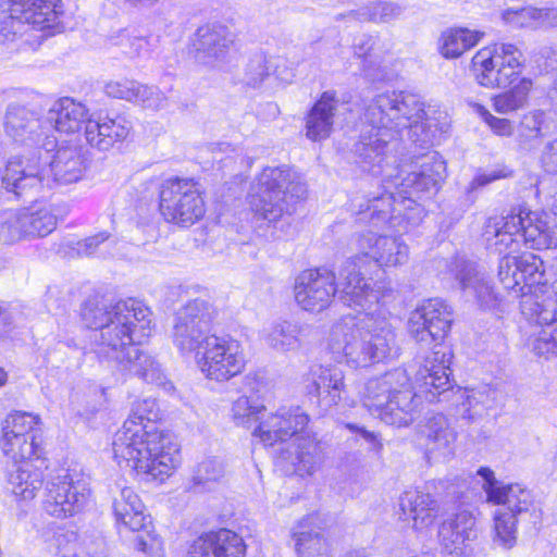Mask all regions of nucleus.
Returning <instances> with one entry per match:
<instances>
[{
	"label": "nucleus",
	"mask_w": 557,
	"mask_h": 557,
	"mask_svg": "<svg viewBox=\"0 0 557 557\" xmlns=\"http://www.w3.org/2000/svg\"><path fill=\"white\" fill-rule=\"evenodd\" d=\"M234 42V35L224 25L207 24L197 29L193 46L196 59L208 65L222 61Z\"/></svg>",
	"instance_id": "nucleus-25"
},
{
	"label": "nucleus",
	"mask_w": 557,
	"mask_h": 557,
	"mask_svg": "<svg viewBox=\"0 0 557 557\" xmlns=\"http://www.w3.org/2000/svg\"><path fill=\"white\" fill-rule=\"evenodd\" d=\"M246 545L235 532L221 529L198 537L189 547L187 557H245Z\"/></svg>",
	"instance_id": "nucleus-30"
},
{
	"label": "nucleus",
	"mask_w": 557,
	"mask_h": 557,
	"mask_svg": "<svg viewBox=\"0 0 557 557\" xmlns=\"http://www.w3.org/2000/svg\"><path fill=\"white\" fill-rule=\"evenodd\" d=\"M417 436L428 455L445 457L451 453L457 434L444 414L433 413L419 423Z\"/></svg>",
	"instance_id": "nucleus-26"
},
{
	"label": "nucleus",
	"mask_w": 557,
	"mask_h": 557,
	"mask_svg": "<svg viewBox=\"0 0 557 557\" xmlns=\"http://www.w3.org/2000/svg\"><path fill=\"white\" fill-rule=\"evenodd\" d=\"M214 309L207 299L196 298L189 300L176 310L171 338L173 345L183 355L196 352L200 355V349L206 345L208 326L213 318Z\"/></svg>",
	"instance_id": "nucleus-9"
},
{
	"label": "nucleus",
	"mask_w": 557,
	"mask_h": 557,
	"mask_svg": "<svg viewBox=\"0 0 557 557\" xmlns=\"http://www.w3.org/2000/svg\"><path fill=\"white\" fill-rule=\"evenodd\" d=\"M550 131L548 114L543 110H533L525 113L519 126L521 139H535L545 136Z\"/></svg>",
	"instance_id": "nucleus-52"
},
{
	"label": "nucleus",
	"mask_w": 557,
	"mask_h": 557,
	"mask_svg": "<svg viewBox=\"0 0 557 557\" xmlns=\"http://www.w3.org/2000/svg\"><path fill=\"white\" fill-rule=\"evenodd\" d=\"M231 412L236 425L249 429L264 414V406L243 395L233 401Z\"/></svg>",
	"instance_id": "nucleus-51"
},
{
	"label": "nucleus",
	"mask_w": 557,
	"mask_h": 557,
	"mask_svg": "<svg viewBox=\"0 0 557 557\" xmlns=\"http://www.w3.org/2000/svg\"><path fill=\"white\" fill-rule=\"evenodd\" d=\"M484 483L482 485L487 502L495 505H505L503 512L513 513L516 518L536 523L539 511L534 505L531 492L519 484H503L495 479L494 472L486 467L478 470Z\"/></svg>",
	"instance_id": "nucleus-15"
},
{
	"label": "nucleus",
	"mask_w": 557,
	"mask_h": 557,
	"mask_svg": "<svg viewBox=\"0 0 557 557\" xmlns=\"http://www.w3.org/2000/svg\"><path fill=\"white\" fill-rule=\"evenodd\" d=\"M225 475V465L216 457H208L199 462L193 474L195 491L210 490L211 484L219 482Z\"/></svg>",
	"instance_id": "nucleus-49"
},
{
	"label": "nucleus",
	"mask_w": 557,
	"mask_h": 557,
	"mask_svg": "<svg viewBox=\"0 0 557 557\" xmlns=\"http://www.w3.org/2000/svg\"><path fill=\"white\" fill-rule=\"evenodd\" d=\"M411 170L399 183L400 193L408 198L423 193L437 191L440 184L445 178L446 165L443 158L436 151H430L420 157L410 165ZM398 186V183H396Z\"/></svg>",
	"instance_id": "nucleus-19"
},
{
	"label": "nucleus",
	"mask_w": 557,
	"mask_h": 557,
	"mask_svg": "<svg viewBox=\"0 0 557 557\" xmlns=\"http://www.w3.org/2000/svg\"><path fill=\"white\" fill-rule=\"evenodd\" d=\"M40 418L30 412L15 411L10 413L2 428V436H40Z\"/></svg>",
	"instance_id": "nucleus-48"
},
{
	"label": "nucleus",
	"mask_w": 557,
	"mask_h": 557,
	"mask_svg": "<svg viewBox=\"0 0 557 557\" xmlns=\"http://www.w3.org/2000/svg\"><path fill=\"white\" fill-rule=\"evenodd\" d=\"M479 40L478 32L468 28L449 29L441 37L440 51L444 58L455 59L474 47Z\"/></svg>",
	"instance_id": "nucleus-43"
},
{
	"label": "nucleus",
	"mask_w": 557,
	"mask_h": 557,
	"mask_svg": "<svg viewBox=\"0 0 557 557\" xmlns=\"http://www.w3.org/2000/svg\"><path fill=\"white\" fill-rule=\"evenodd\" d=\"M311 384L308 393L318 397L325 409L337 406L346 396L345 375L335 366H315L310 371Z\"/></svg>",
	"instance_id": "nucleus-27"
},
{
	"label": "nucleus",
	"mask_w": 557,
	"mask_h": 557,
	"mask_svg": "<svg viewBox=\"0 0 557 557\" xmlns=\"http://www.w3.org/2000/svg\"><path fill=\"white\" fill-rule=\"evenodd\" d=\"M86 169V159L78 145L60 146L50 162L53 181L61 185L78 182Z\"/></svg>",
	"instance_id": "nucleus-36"
},
{
	"label": "nucleus",
	"mask_w": 557,
	"mask_h": 557,
	"mask_svg": "<svg viewBox=\"0 0 557 557\" xmlns=\"http://www.w3.org/2000/svg\"><path fill=\"white\" fill-rule=\"evenodd\" d=\"M109 239V234L106 232L90 236L83 242L78 243V253L84 256H90L96 252L97 247Z\"/></svg>",
	"instance_id": "nucleus-64"
},
{
	"label": "nucleus",
	"mask_w": 557,
	"mask_h": 557,
	"mask_svg": "<svg viewBox=\"0 0 557 557\" xmlns=\"http://www.w3.org/2000/svg\"><path fill=\"white\" fill-rule=\"evenodd\" d=\"M522 66L493 67V60L487 51H478L470 65L476 83L485 88H506L519 82Z\"/></svg>",
	"instance_id": "nucleus-33"
},
{
	"label": "nucleus",
	"mask_w": 557,
	"mask_h": 557,
	"mask_svg": "<svg viewBox=\"0 0 557 557\" xmlns=\"http://www.w3.org/2000/svg\"><path fill=\"white\" fill-rule=\"evenodd\" d=\"M504 23L512 28L541 27V11L533 7L509 8L502 13Z\"/></svg>",
	"instance_id": "nucleus-53"
},
{
	"label": "nucleus",
	"mask_w": 557,
	"mask_h": 557,
	"mask_svg": "<svg viewBox=\"0 0 557 557\" xmlns=\"http://www.w3.org/2000/svg\"><path fill=\"white\" fill-rule=\"evenodd\" d=\"M363 120L369 129L362 131L354 151L363 171L373 175L385 174L396 162L389 154L400 131L409 128L417 136L414 141L431 145L437 131H446V123L438 127L437 119L424 109L420 98L406 91H385L373 97L367 104Z\"/></svg>",
	"instance_id": "nucleus-2"
},
{
	"label": "nucleus",
	"mask_w": 557,
	"mask_h": 557,
	"mask_svg": "<svg viewBox=\"0 0 557 557\" xmlns=\"http://www.w3.org/2000/svg\"><path fill=\"white\" fill-rule=\"evenodd\" d=\"M198 364L207 377L220 382L227 381L242 373L245 368L243 346L230 336L210 335Z\"/></svg>",
	"instance_id": "nucleus-13"
},
{
	"label": "nucleus",
	"mask_w": 557,
	"mask_h": 557,
	"mask_svg": "<svg viewBox=\"0 0 557 557\" xmlns=\"http://www.w3.org/2000/svg\"><path fill=\"white\" fill-rule=\"evenodd\" d=\"M5 136L22 146L41 145L47 151L55 147L57 139L47 135L45 121L33 108L17 102L9 103L2 119Z\"/></svg>",
	"instance_id": "nucleus-14"
},
{
	"label": "nucleus",
	"mask_w": 557,
	"mask_h": 557,
	"mask_svg": "<svg viewBox=\"0 0 557 557\" xmlns=\"http://www.w3.org/2000/svg\"><path fill=\"white\" fill-rule=\"evenodd\" d=\"M532 350L536 355L546 358L557 355V325L555 327L543 329L534 338Z\"/></svg>",
	"instance_id": "nucleus-59"
},
{
	"label": "nucleus",
	"mask_w": 557,
	"mask_h": 557,
	"mask_svg": "<svg viewBox=\"0 0 557 557\" xmlns=\"http://www.w3.org/2000/svg\"><path fill=\"white\" fill-rule=\"evenodd\" d=\"M312 517L299 524L298 531L294 532L295 546L299 557H326L329 544L317 531L305 530L311 523Z\"/></svg>",
	"instance_id": "nucleus-44"
},
{
	"label": "nucleus",
	"mask_w": 557,
	"mask_h": 557,
	"mask_svg": "<svg viewBox=\"0 0 557 557\" xmlns=\"http://www.w3.org/2000/svg\"><path fill=\"white\" fill-rule=\"evenodd\" d=\"M519 233L521 242L530 244L531 248L543 249L557 246V236L554 237L546 223L531 211L522 210V225L519 226Z\"/></svg>",
	"instance_id": "nucleus-40"
},
{
	"label": "nucleus",
	"mask_w": 557,
	"mask_h": 557,
	"mask_svg": "<svg viewBox=\"0 0 557 557\" xmlns=\"http://www.w3.org/2000/svg\"><path fill=\"white\" fill-rule=\"evenodd\" d=\"M22 210H7L0 214V240L11 244L25 238Z\"/></svg>",
	"instance_id": "nucleus-54"
},
{
	"label": "nucleus",
	"mask_w": 557,
	"mask_h": 557,
	"mask_svg": "<svg viewBox=\"0 0 557 557\" xmlns=\"http://www.w3.org/2000/svg\"><path fill=\"white\" fill-rule=\"evenodd\" d=\"M533 88V81L521 77L517 84L492 98L493 109L499 114H509L523 109L529 103V95Z\"/></svg>",
	"instance_id": "nucleus-39"
},
{
	"label": "nucleus",
	"mask_w": 557,
	"mask_h": 557,
	"mask_svg": "<svg viewBox=\"0 0 557 557\" xmlns=\"http://www.w3.org/2000/svg\"><path fill=\"white\" fill-rule=\"evenodd\" d=\"M45 183L38 161H30L22 157L11 158L2 175V186L17 197H34L39 194Z\"/></svg>",
	"instance_id": "nucleus-22"
},
{
	"label": "nucleus",
	"mask_w": 557,
	"mask_h": 557,
	"mask_svg": "<svg viewBox=\"0 0 557 557\" xmlns=\"http://www.w3.org/2000/svg\"><path fill=\"white\" fill-rule=\"evenodd\" d=\"M301 327L297 323L282 321L272 325L265 341L276 350L288 351L299 347Z\"/></svg>",
	"instance_id": "nucleus-46"
},
{
	"label": "nucleus",
	"mask_w": 557,
	"mask_h": 557,
	"mask_svg": "<svg viewBox=\"0 0 557 557\" xmlns=\"http://www.w3.org/2000/svg\"><path fill=\"white\" fill-rule=\"evenodd\" d=\"M511 175V171L506 166L496 168L487 172L476 174L468 186V193H472L478 188L484 187L490 183L505 178Z\"/></svg>",
	"instance_id": "nucleus-62"
},
{
	"label": "nucleus",
	"mask_w": 557,
	"mask_h": 557,
	"mask_svg": "<svg viewBox=\"0 0 557 557\" xmlns=\"http://www.w3.org/2000/svg\"><path fill=\"white\" fill-rule=\"evenodd\" d=\"M478 536L475 518L469 510H460L445 520L438 530L442 549L449 555L465 554L468 543Z\"/></svg>",
	"instance_id": "nucleus-29"
},
{
	"label": "nucleus",
	"mask_w": 557,
	"mask_h": 557,
	"mask_svg": "<svg viewBox=\"0 0 557 557\" xmlns=\"http://www.w3.org/2000/svg\"><path fill=\"white\" fill-rule=\"evenodd\" d=\"M61 0H2L0 47L24 32L26 24L50 27L58 16Z\"/></svg>",
	"instance_id": "nucleus-10"
},
{
	"label": "nucleus",
	"mask_w": 557,
	"mask_h": 557,
	"mask_svg": "<svg viewBox=\"0 0 557 557\" xmlns=\"http://www.w3.org/2000/svg\"><path fill=\"white\" fill-rule=\"evenodd\" d=\"M268 59L262 53L252 55L245 67L244 82L245 84L257 87L269 75Z\"/></svg>",
	"instance_id": "nucleus-58"
},
{
	"label": "nucleus",
	"mask_w": 557,
	"mask_h": 557,
	"mask_svg": "<svg viewBox=\"0 0 557 557\" xmlns=\"http://www.w3.org/2000/svg\"><path fill=\"white\" fill-rule=\"evenodd\" d=\"M260 417L252 435L268 446L296 436L309 422L308 416L299 408L280 409L273 413L268 412L264 407V414H260Z\"/></svg>",
	"instance_id": "nucleus-20"
},
{
	"label": "nucleus",
	"mask_w": 557,
	"mask_h": 557,
	"mask_svg": "<svg viewBox=\"0 0 557 557\" xmlns=\"http://www.w3.org/2000/svg\"><path fill=\"white\" fill-rule=\"evenodd\" d=\"M135 87L136 81L134 79L123 78L119 81H110L104 85V92L111 98L133 101Z\"/></svg>",
	"instance_id": "nucleus-61"
},
{
	"label": "nucleus",
	"mask_w": 557,
	"mask_h": 557,
	"mask_svg": "<svg viewBox=\"0 0 557 557\" xmlns=\"http://www.w3.org/2000/svg\"><path fill=\"white\" fill-rule=\"evenodd\" d=\"M522 225V210L519 209L518 213L511 212L500 220L490 219L484 236L487 243V248L493 252L502 256L498 263V274L500 273L502 262L507 258L520 259L523 253L516 256L519 250L521 236L519 226ZM527 252H524L525 255Z\"/></svg>",
	"instance_id": "nucleus-21"
},
{
	"label": "nucleus",
	"mask_w": 557,
	"mask_h": 557,
	"mask_svg": "<svg viewBox=\"0 0 557 557\" xmlns=\"http://www.w3.org/2000/svg\"><path fill=\"white\" fill-rule=\"evenodd\" d=\"M399 507L405 519H411L412 527L419 531L432 525L438 512L436 499L418 488L405 491L399 497Z\"/></svg>",
	"instance_id": "nucleus-35"
},
{
	"label": "nucleus",
	"mask_w": 557,
	"mask_h": 557,
	"mask_svg": "<svg viewBox=\"0 0 557 557\" xmlns=\"http://www.w3.org/2000/svg\"><path fill=\"white\" fill-rule=\"evenodd\" d=\"M157 404L147 398L133 404L128 418L115 433L113 453L138 473L163 480L180 463L178 447L170 434L158 430Z\"/></svg>",
	"instance_id": "nucleus-4"
},
{
	"label": "nucleus",
	"mask_w": 557,
	"mask_h": 557,
	"mask_svg": "<svg viewBox=\"0 0 557 557\" xmlns=\"http://www.w3.org/2000/svg\"><path fill=\"white\" fill-rule=\"evenodd\" d=\"M159 210L168 222L183 227L194 225L206 213L199 184L190 178L165 180L159 189Z\"/></svg>",
	"instance_id": "nucleus-8"
},
{
	"label": "nucleus",
	"mask_w": 557,
	"mask_h": 557,
	"mask_svg": "<svg viewBox=\"0 0 557 557\" xmlns=\"http://www.w3.org/2000/svg\"><path fill=\"white\" fill-rule=\"evenodd\" d=\"M479 51H487L493 60V67L523 66L522 52L511 44H496L492 47H485Z\"/></svg>",
	"instance_id": "nucleus-55"
},
{
	"label": "nucleus",
	"mask_w": 557,
	"mask_h": 557,
	"mask_svg": "<svg viewBox=\"0 0 557 557\" xmlns=\"http://www.w3.org/2000/svg\"><path fill=\"white\" fill-rule=\"evenodd\" d=\"M116 45L129 58L145 57L149 52V42L146 37L135 35L134 32L123 30L117 36Z\"/></svg>",
	"instance_id": "nucleus-57"
},
{
	"label": "nucleus",
	"mask_w": 557,
	"mask_h": 557,
	"mask_svg": "<svg viewBox=\"0 0 557 557\" xmlns=\"http://www.w3.org/2000/svg\"><path fill=\"white\" fill-rule=\"evenodd\" d=\"M90 497L88 483L65 471L47 482L42 507L49 516L64 519L82 512L89 504Z\"/></svg>",
	"instance_id": "nucleus-12"
},
{
	"label": "nucleus",
	"mask_w": 557,
	"mask_h": 557,
	"mask_svg": "<svg viewBox=\"0 0 557 557\" xmlns=\"http://www.w3.org/2000/svg\"><path fill=\"white\" fill-rule=\"evenodd\" d=\"M329 348L349 367L367 368L399 355L396 334L385 313L345 315L331 329Z\"/></svg>",
	"instance_id": "nucleus-5"
},
{
	"label": "nucleus",
	"mask_w": 557,
	"mask_h": 557,
	"mask_svg": "<svg viewBox=\"0 0 557 557\" xmlns=\"http://www.w3.org/2000/svg\"><path fill=\"white\" fill-rule=\"evenodd\" d=\"M294 294L302 310L319 313L337 294L335 273L325 268L305 270L295 280Z\"/></svg>",
	"instance_id": "nucleus-16"
},
{
	"label": "nucleus",
	"mask_w": 557,
	"mask_h": 557,
	"mask_svg": "<svg viewBox=\"0 0 557 557\" xmlns=\"http://www.w3.org/2000/svg\"><path fill=\"white\" fill-rule=\"evenodd\" d=\"M91 119L83 103L69 97L61 98L48 111L45 121L47 135H50L52 129L58 133L74 134Z\"/></svg>",
	"instance_id": "nucleus-31"
},
{
	"label": "nucleus",
	"mask_w": 557,
	"mask_h": 557,
	"mask_svg": "<svg viewBox=\"0 0 557 557\" xmlns=\"http://www.w3.org/2000/svg\"><path fill=\"white\" fill-rule=\"evenodd\" d=\"M451 324V311L444 300L433 298L424 301L409 322V333L419 343L431 345L447 335Z\"/></svg>",
	"instance_id": "nucleus-17"
},
{
	"label": "nucleus",
	"mask_w": 557,
	"mask_h": 557,
	"mask_svg": "<svg viewBox=\"0 0 557 557\" xmlns=\"http://www.w3.org/2000/svg\"><path fill=\"white\" fill-rule=\"evenodd\" d=\"M110 495L113 513L117 522L132 531H140L150 523L141 499L132 487L122 482H116L110 486Z\"/></svg>",
	"instance_id": "nucleus-28"
},
{
	"label": "nucleus",
	"mask_w": 557,
	"mask_h": 557,
	"mask_svg": "<svg viewBox=\"0 0 557 557\" xmlns=\"http://www.w3.org/2000/svg\"><path fill=\"white\" fill-rule=\"evenodd\" d=\"M81 314L86 326L95 330L94 352L99 360L114 362L147 383L162 386L168 393L174 391L161 364L137 347L150 336L152 329V313L145 304L134 298L114 305L88 300Z\"/></svg>",
	"instance_id": "nucleus-1"
},
{
	"label": "nucleus",
	"mask_w": 557,
	"mask_h": 557,
	"mask_svg": "<svg viewBox=\"0 0 557 557\" xmlns=\"http://www.w3.org/2000/svg\"><path fill=\"white\" fill-rule=\"evenodd\" d=\"M307 196V187L299 175L287 166H268L251 186L248 201L260 219L275 222L290 214Z\"/></svg>",
	"instance_id": "nucleus-7"
},
{
	"label": "nucleus",
	"mask_w": 557,
	"mask_h": 557,
	"mask_svg": "<svg viewBox=\"0 0 557 557\" xmlns=\"http://www.w3.org/2000/svg\"><path fill=\"white\" fill-rule=\"evenodd\" d=\"M476 113L497 136L508 137L513 134V124L510 120L494 116L485 107L478 104Z\"/></svg>",
	"instance_id": "nucleus-60"
},
{
	"label": "nucleus",
	"mask_w": 557,
	"mask_h": 557,
	"mask_svg": "<svg viewBox=\"0 0 557 557\" xmlns=\"http://www.w3.org/2000/svg\"><path fill=\"white\" fill-rule=\"evenodd\" d=\"M458 267L457 280L461 288L473 295L478 305L484 310H491L499 304V296L491 285L486 274L472 262H461Z\"/></svg>",
	"instance_id": "nucleus-34"
},
{
	"label": "nucleus",
	"mask_w": 557,
	"mask_h": 557,
	"mask_svg": "<svg viewBox=\"0 0 557 557\" xmlns=\"http://www.w3.org/2000/svg\"><path fill=\"white\" fill-rule=\"evenodd\" d=\"M26 237H45L57 227V216L50 208L22 210Z\"/></svg>",
	"instance_id": "nucleus-45"
},
{
	"label": "nucleus",
	"mask_w": 557,
	"mask_h": 557,
	"mask_svg": "<svg viewBox=\"0 0 557 557\" xmlns=\"http://www.w3.org/2000/svg\"><path fill=\"white\" fill-rule=\"evenodd\" d=\"M363 257H351L345 261L339 271L337 294L339 300L347 307L359 310V314L374 312L385 313L377 307L380 290L375 288L372 278H367V265Z\"/></svg>",
	"instance_id": "nucleus-11"
},
{
	"label": "nucleus",
	"mask_w": 557,
	"mask_h": 557,
	"mask_svg": "<svg viewBox=\"0 0 557 557\" xmlns=\"http://www.w3.org/2000/svg\"><path fill=\"white\" fill-rule=\"evenodd\" d=\"M324 459L322 444L312 436H297L287 448L281 450L278 463L287 462L300 476L312 475Z\"/></svg>",
	"instance_id": "nucleus-23"
},
{
	"label": "nucleus",
	"mask_w": 557,
	"mask_h": 557,
	"mask_svg": "<svg viewBox=\"0 0 557 557\" xmlns=\"http://www.w3.org/2000/svg\"><path fill=\"white\" fill-rule=\"evenodd\" d=\"M404 9L394 2H375L350 11L349 16L360 22L388 23L398 18Z\"/></svg>",
	"instance_id": "nucleus-47"
},
{
	"label": "nucleus",
	"mask_w": 557,
	"mask_h": 557,
	"mask_svg": "<svg viewBox=\"0 0 557 557\" xmlns=\"http://www.w3.org/2000/svg\"><path fill=\"white\" fill-rule=\"evenodd\" d=\"M355 245L360 251L356 257H363L366 265L395 268L405 264L409 258L408 246L397 236H376L367 232L356 238Z\"/></svg>",
	"instance_id": "nucleus-18"
},
{
	"label": "nucleus",
	"mask_w": 557,
	"mask_h": 557,
	"mask_svg": "<svg viewBox=\"0 0 557 557\" xmlns=\"http://www.w3.org/2000/svg\"><path fill=\"white\" fill-rule=\"evenodd\" d=\"M133 124L122 114L104 116L87 121L85 127L86 141L100 151H108L116 144L123 143L131 134Z\"/></svg>",
	"instance_id": "nucleus-24"
},
{
	"label": "nucleus",
	"mask_w": 557,
	"mask_h": 557,
	"mask_svg": "<svg viewBox=\"0 0 557 557\" xmlns=\"http://www.w3.org/2000/svg\"><path fill=\"white\" fill-rule=\"evenodd\" d=\"M132 102L140 104L146 109L158 111L164 107L166 97L158 87L144 85L136 81L134 100Z\"/></svg>",
	"instance_id": "nucleus-56"
},
{
	"label": "nucleus",
	"mask_w": 557,
	"mask_h": 557,
	"mask_svg": "<svg viewBox=\"0 0 557 557\" xmlns=\"http://www.w3.org/2000/svg\"><path fill=\"white\" fill-rule=\"evenodd\" d=\"M541 161L545 172L557 174V139L545 146Z\"/></svg>",
	"instance_id": "nucleus-63"
},
{
	"label": "nucleus",
	"mask_w": 557,
	"mask_h": 557,
	"mask_svg": "<svg viewBox=\"0 0 557 557\" xmlns=\"http://www.w3.org/2000/svg\"><path fill=\"white\" fill-rule=\"evenodd\" d=\"M426 359L416 374L413 392L407 371L396 368L379 377L370 379L362 393L363 406L369 412L388 425H409L417 417L420 394L434 401L451 388L448 368L438 361L440 351Z\"/></svg>",
	"instance_id": "nucleus-3"
},
{
	"label": "nucleus",
	"mask_w": 557,
	"mask_h": 557,
	"mask_svg": "<svg viewBox=\"0 0 557 557\" xmlns=\"http://www.w3.org/2000/svg\"><path fill=\"white\" fill-rule=\"evenodd\" d=\"M60 557H106V542L101 537H79L70 531L55 539Z\"/></svg>",
	"instance_id": "nucleus-38"
},
{
	"label": "nucleus",
	"mask_w": 557,
	"mask_h": 557,
	"mask_svg": "<svg viewBox=\"0 0 557 557\" xmlns=\"http://www.w3.org/2000/svg\"><path fill=\"white\" fill-rule=\"evenodd\" d=\"M341 106L335 91H324L306 116L307 138L319 141L330 137Z\"/></svg>",
	"instance_id": "nucleus-32"
},
{
	"label": "nucleus",
	"mask_w": 557,
	"mask_h": 557,
	"mask_svg": "<svg viewBox=\"0 0 557 557\" xmlns=\"http://www.w3.org/2000/svg\"><path fill=\"white\" fill-rule=\"evenodd\" d=\"M499 281L508 295L519 299L529 320L550 325L557 321V281L547 285L543 260L534 253L502 262Z\"/></svg>",
	"instance_id": "nucleus-6"
},
{
	"label": "nucleus",
	"mask_w": 557,
	"mask_h": 557,
	"mask_svg": "<svg viewBox=\"0 0 557 557\" xmlns=\"http://www.w3.org/2000/svg\"><path fill=\"white\" fill-rule=\"evenodd\" d=\"M521 521L513 513L497 510L494 515L493 542L505 549L512 548L517 543V524Z\"/></svg>",
	"instance_id": "nucleus-50"
},
{
	"label": "nucleus",
	"mask_w": 557,
	"mask_h": 557,
	"mask_svg": "<svg viewBox=\"0 0 557 557\" xmlns=\"http://www.w3.org/2000/svg\"><path fill=\"white\" fill-rule=\"evenodd\" d=\"M42 471L32 461L13 465L8 469V483L12 493L22 499H33L42 486Z\"/></svg>",
	"instance_id": "nucleus-37"
},
{
	"label": "nucleus",
	"mask_w": 557,
	"mask_h": 557,
	"mask_svg": "<svg viewBox=\"0 0 557 557\" xmlns=\"http://www.w3.org/2000/svg\"><path fill=\"white\" fill-rule=\"evenodd\" d=\"M395 197L391 193H385L380 196H374L373 198H369L367 200V205L362 201L357 202V199L352 201V208L355 213L360 215V220L364 221L368 218L369 221L377 226L381 223H385L391 216L392 212L395 210L394 208Z\"/></svg>",
	"instance_id": "nucleus-42"
},
{
	"label": "nucleus",
	"mask_w": 557,
	"mask_h": 557,
	"mask_svg": "<svg viewBox=\"0 0 557 557\" xmlns=\"http://www.w3.org/2000/svg\"><path fill=\"white\" fill-rule=\"evenodd\" d=\"M0 445L14 465L32 461L33 457L39 458L42 450L41 436H2Z\"/></svg>",
	"instance_id": "nucleus-41"
}]
</instances>
